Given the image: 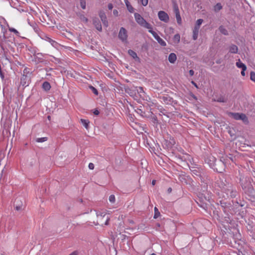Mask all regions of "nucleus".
Listing matches in <instances>:
<instances>
[{
	"mask_svg": "<svg viewBox=\"0 0 255 255\" xmlns=\"http://www.w3.org/2000/svg\"><path fill=\"white\" fill-rule=\"evenodd\" d=\"M128 53L133 59H135L136 60H139V57L137 56L136 53L134 51L132 50H129Z\"/></svg>",
	"mask_w": 255,
	"mask_h": 255,
	"instance_id": "obj_9",
	"label": "nucleus"
},
{
	"mask_svg": "<svg viewBox=\"0 0 255 255\" xmlns=\"http://www.w3.org/2000/svg\"><path fill=\"white\" fill-rule=\"evenodd\" d=\"M108 7L109 9H110V10L112 9L113 7V4L112 3H109L108 5Z\"/></svg>",
	"mask_w": 255,
	"mask_h": 255,
	"instance_id": "obj_39",
	"label": "nucleus"
},
{
	"mask_svg": "<svg viewBox=\"0 0 255 255\" xmlns=\"http://www.w3.org/2000/svg\"><path fill=\"white\" fill-rule=\"evenodd\" d=\"M42 88L46 91L50 90L51 88V85L48 82H44L42 84Z\"/></svg>",
	"mask_w": 255,
	"mask_h": 255,
	"instance_id": "obj_11",
	"label": "nucleus"
},
{
	"mask_svg": "<svg viewBox=\"0 0 255 255\" xmlns=\"http://www.w3.org/2000/svg\"><path fill=\"white\" fill-rule=\"evenodd\" d=\"M109 218L107 217L105 222V225H108L109 224Z\"/></svg>",
	"mask_w": 255,
	"mask_h": 255,
	"instance_id": "obj_45",
	"label": "nucleus"
},
{
	"mask_svg": "<svg viewBox=\"0 0 255 255\" xmlns=\"http://www.w3.org/2000/svg\"><path fill=\"white\" fill-rule=\"evenodd\" d=\"M246 70H247V68H244V69H242L241 75L243 76H245V71Z\"/></svg>",
	"mask_w": 255,
	"mask_h": 255,
	"instance_id": "obj_36",
	"label": "nucleus"
},
{
	"mask_svg": "<svg viewBox=\"0 0 255 255\" xmlns=\"http://www.w3.org/2000/svg\"><path fill=\"white\" fill-rule=\"evenodd\" d=\"M89 166V169H92V170L94 169V167H95L94 166V164L93 163H90L89 164V166Z\"/></svg>",
	"mask_w": 255,
	"mask_h": 255,
	"instance_id": "obj_35",
	"label": "nucleus"
},
{
	"mask_svg": "<svg viewBox=\"0 0 255 255\" xmlns=\"http://www.w3.org/2000/svg\"><path fill=\"white\" fill-rule=\"evenodd\" d=\"M217 101H218V102H225V100H224V98H223V97H220V98H219L217 100Z\"/></svg>",
	"mask_w": 255,
	"mask_h": 255,
	"instance_id": "obj_37",
	"label": "nucleus"
},
{
	"mask_svg": "<svg viewBox=\"0 0 255 255\" xmlns=\"http://www.w3.org/2000/svg\"><path fill=\"white\" fill-rule=\"evenodd\" d=\"M118 11L117 9H114L113 11V14L115 16H117L118 15Z\"/></svg>",
	"mask_w": 255,
	"mask_h": 255,
	"instance_id": "obj_40",
	"label": "nucleus"
},
{
	"mask_svg": "<svg viewBox=\"0 0 255 255\" xmlns=\"http://www.w3.org/2000/svg\"><path fill=\"white\" fill-rule=\"evenodd\" d=\"M177 59L176 55L174 53H171L168 56V60L171 63H174Z\"/></svg>",
	"mask_w": 255,
	"mask_h": 255,
	"instance_id": "obj_7",
	"label": "nucleus"
},
{
	"mask_svg": "<svg viewBox=\"0 0 255 255\" xmlns=\"http://www.w3.org/2000/svg\"><path fill=\"white\" fill-rule=\"evenodd\" d=\"M97 216L98 218H102L103 217H104L107 214V213L106 211H103V212H101V211H100V212H97Z\"/></svg>",
	"mask_w": 255,
	"mask_h": 255,
	"instance_id": "obj_17",
	"label": "nucleus"
},
{
	"mask_svg": "<svg viewBox=\"0 0 255 255\" xmlns=\"http://www.w3.org/2000/svg\"><path fill=\"white\" fill-rule=\"evenodd\" d=\"M99 16L101 18V19L103 23V25L106 27H108V22L107 19L106 15L105 12L103 11H101L99 12Z\"/></svg>",
	"mask_w": 255,
	"mask_h": 255,
	"instance_id": "obj_4",
	"label": "nucleus"
},
{
	"mask_svg": "<svg viewBox=\"0 0 255 255\" xmlns=\"http://www.w3.org/2000/svg\"><path fill=\"white\" fill-rule=\"evenodd\" d=\"M134 18L136 22L140 25L147 29L151 28V24L147 22L139 13H134Z\"/></svg>",
	"mask_w": 255,
	"mask_h": 255,
	"instance_id": "obj_1",
	"label": "nucleus"
},
{
	"mask_svg": "<svg viewBox=\"0 0 255 255\" xmlns=\"http://www.w3.org/2000/svg\"><path fill=\"white\" fill-rule=\"evenodd\" d=\"M139 1L141 3L143 6H146L148 4V0H139Z\"/></svg>",
	"mask_w": 255,
	"mask_h": 255,
	"instance_id": "obj_32",
	"label": "nucleus"
},
{
	"mask_svg": "<svg viewBox=\"0 0 255 255\" xmlns=\"http://www.w3.org/2000/svg\"><path fill=\"white\" fill-rule=\"evenodd\" d=\"M216 63L219 64V63H220V62L219 61H218L216 62Z\"/></svg>",
	"mask_w": 255,
	"mask_h": 255,
	"instance_id": "obj_53",
	"label": "nucleus"
},
{
	"mask_svg": "<svg viewBox=\"0 0 255 255\" xmlns=\"http://www.w3.org/2000/svg\"><path fill=\"white\" fill-rule=\"evenodd\" d=\"M126 6L127 7V8L128 9V10L130 12H133V10H134V8H133V7L130 4L129 2L127 1V2H126Z\"/></svg>",
	"mask_w": 255,
	"mask_h": 255,
	"instance_id": "obj_18",
	"label": "nucleus"
},
{
	"mask_svg": "<svg viewBox=\"0 0 255 255\" xmlns=\"http://www.w3.org/2000/svg\"><path fill=\"white\" fill-rule=\"evenodd\" d=\"M200 27L194 26V29L193 30V39L195 40L197 39L198 36V33Z\"/></svg>",
	"mask_w": 255,
	"mask_h": 255,
	"instance_id": "obj_6",
	"label": "nucleus"
},
{
	"mask_svg": "<svg viewBox=\"0 0 255 255\" xmlns=\"http://www.w3.org/2000/svg\"><path fill=\"white\" fill-rule=\"evenodd\" d=\"M238 51V47L234 44H232L229 47V52L231 53H237Z\"/></svg>",
	"mask_w": 255,
	"mask_h": 255,
	"instance_id": "obj_8",
	"label": "nucleus"
},
{
	"mask_svg": "<svg viewBox=\"0 0 255 255\" xmlns=\"http://www.w3.org/2000/svg\"><path fill=\"white\" fill-rule=\"evenodd\" d=\"M152 26L151 25V28L148 29V32L150 33L152 36L154 37V38L156 39L159 36L153 30H152Z\"/></svg>",
	"mask_w": 255,
	"mask_h": 255,
	"instance_id": "obj_19",
	"label": "nucleus"
},
{
	"mask_svg": "<svg viewBox=\"0 0 255 255\" xmlns=\"http://www.w3.org/2000/svg\"><path fill=\"white\" fill-rule=\"evenodd\" d=\"M154 218L156 219L159 216L160 213L158 211V209L156 207H154Z\"/></svg>",
	"mask_w": 255,
	"mask_h": 255,
	"instance_id": "obj_28",
	"label": "nucleus"
},
{
	"mask_svg": "<svg viewBox=\"0 0 255 255\" xmlns=\"http://www.w3.org/2000/svg\"><path fill=\"white\" fill-rule=\"evenodd\" d=\"M139 92L141 93V92H144L143 91V89L142 87H139V88H138V90H137Z\"/></svg>",
	"mask_w": 255,
	"mask_h": 255,
	"instance_id": "obj_44",
	"label": "nucleus"
},
{
	"mask_svg": "<svg viewBox=\"0 0 255 255\" xmlns=\"http://www.w3.org/2000/svg\"><path fill=\"white\" fill-rule=\"evenodd\" d=\"M90 88L92 90V92H93V93L94 94H95L96 95H98V90L95 88H94L92 86H90Z\"/></svg>",
	"mask_w": 255,
	"mask_h": 255,
	"instance_id": "obj_31",
	"label": "nucleus"
},
{
	"mask_svg": "<svg viewBox=\"0 0 255 255\" xmlns=\"http://www.w3.org/2000/svg\"><path fill=\"white\" fill-rule=\"evenodd\" d=\"M219 30L224 35H227L228 34L227 30L223 26H221L219 27Z\"/></svg>",
	"mask_w": 255,
	"mask_h": 255,
	"instance_id": "obj_25",
	"label": "nucleus"
},
{
	"mask_svg": "<svg viewBox=\"0 0 255 255\" xmlns=\"http://www.w3.org/2000/svg\"><path fill=\"white\" fill-rule=\"evenodd\" d=\"M211 159L210 161H212V163H210V164H213L215 162V161L216 160V159H215V158L214 157H211Z\"/></svg>",
	"mask_w": 255,
	"mask_h": 255,
	"instance_id": "obj_38",
	"label": "nucleus"
},
{
	"mask_svg": "<svg viewBox=\"0 0 255 255\" xmlns=\"http://www.w3.org/2000/svg\"><path fill=\"white\" fill-rule=\"evenodd\" d=\"M190 76H192L194 75V72L193 70H190L189 71Z\"/></svg>",
	"mask_w": 255,
	"mask_h": 255,
	"instance_id": "obj_41",
	"label": "nucleus"
},
{
	"mask_svg": "<svg viewBox=\"0 0 255 255\" xmlns=\"http://www.w3.org/2000/svg\"><path fill=\"white\" fill-rule=\"evenodd\" d=\"M231 115L234 119L236 120H240L241 114L238 113H230Z\"/></svg>",
	"mask_w": 255,
	"mask_h": 255,
	"instance_id": "obj_13",
	"label": "nucleus"
},
{
	"mask_svg": "<svg viewBox=\"0 0 255 255\" xmlns=\"http://www.w3.org/2000/svg\"><path fill=\"white\" fill-rule=\"evenodd\" d=\"M93 24L95 25L96 28L98 31H102V27L101 24L100 23V21H99L98 18H95L93 19Z\"/></svg>",
	"mask_w": 255,
	"mask_h": 255,
	"instance_id": "obj_5",
	"label": "nucleus"
},
{
	"mask_svg": "<svg viewBox=\"0 0 255 255\" xmlns=\"http://www.w3.org/2000/svg\"><path fill=\"white\" fill-rule=\"evenodd\" d=\"M175 16L177 20V22L178 24L180 25L182 23V19L179 13L175 14Z\"/></svg>",
	"mask_w": 255,
	"mask_h": 255,
	"instance_id": "obj_24",
	"label": "nucleus"
},
{
	"mask_svg": "<svg viewBox=\"0 0 255 255\" xmlns=\"http://www.w3.org/2000/svg\"><path fill=\"white\" fill-rule=\"evenodd\" d=\"M20 207H19V206H16V207H15V209H16V210H20Z\"/></svg>",
	"mask_w": 255,
	"mask_h": 255,
	"instance_id": "obj_50",
	"label": "nucleus"
},
{
	"mask_svg": "<svg viewBox=\"0 0 255 255\" xmlns=\"http://www.w3.org/2000/svg\"><path fill=\"white\" fill-rule=\"evenodd\" d=\"M109 201L112 202L114 203L115 201V197L114 195H111L109 197Z\"/></svg>",
	"mask_w": 255,
	"mask_h": 255,
	"instance_id": "obj_33",
	"label": "nucleus"
},
{
	"mask_svg": "<svg viewBox=\"0 0 255 255\" xmlns=\"http://www.w3.org/2000/svg\"><path fill=\"white\" fill-rule=\"evenodd\" d=\"M47 140V137H46L37 138L36 139V141L37 142H43L46 141Z\"/></svg>",
	"mask_w": 255,
	"mask_h": 255,
	"instance_id": "obj_27",
	"label": "nucleus"
},
{
	"mask_svg": "<svg viewBox=\"0 0 255 255\" xmlns=\"http://www.w3.org/2000/svg\"><path fill=\"white\" fill-rule=\"evenodd\" d=\"M173 10H174V12L175 14H177V13H180L178 5L176 3H175V2L173 3Z\"/></svg>",
	"mask_w": 255,
	"mask_h": 255,
	"instance_id": "obj_22",
	"label": "nucleus"
},
{
	"mask_svg": "<svg viewBox=\"0 0 255 255\" xmlns=\"http://www.w3.org/2000/svg\"><path fill=\"white\" fill-rule=\"evenodd\" d=\"M251 80L255 82V72L252 71L250 73Z\"/></svg>",
	"mask_w": 255,
	"mask_h": 255,
	"instance_id": "obj_30",
	"label": "nucleus"
},
{
	"mask_svg": "<svg viewBox=\"0 0 255 255\" xmlns=\"http://www.w3.org/2000/svg\"><path fill=\"white\" fill-rule=\"evenodd\" d=\"M81 6L83 9L86 8V2L84 0H81L80 2Z\"/></svg>",
	"mask_w": 255,
	"mask_h": 255,
	"instance_id": "obj_34",
	"label": "nucleus"
},
{
	"mask_svg": "<svg viewBox=\"0 0 255 255\" xmlns=\"http://www.w3.org/2000/svg\"><path fill=\"white\" fill-rule=\"evenodd\" d=\"M157 42L162 46H165L166 45V42L161 38L159 36L156 39Z\"/></svg>",
	"mask_w": 255,
	"mask_h": 255,
	"instance_id": "obj_16",
	"label": "nucleus"
},
{
	"mask_svg": "<svg viewBox=\"0 0 255 255\" xmlns=\"http://www.w3.org/2000/svg\"><path fill=\"white\" fill-rule=\"evenodd\" d=\"M128 37L127 31L126 29L122 27L120 29L119 33V38L123 42H126L127 41Z\"/></svg>",
	"mask_w": 255,
	"mask_h": 255,
	"instance_id": "obj_3",
	"label": "nucleus"
},
{
	"mask_svg": "<svg viewBox=\"0 0 255 255\" xmlns=\"http://www.w3.org/2000/svg\"><path fill=\"white\" fill-rule=\"evenodd\" d=\"M81 123L83 125V126L86 128L88 129L89 122L88 120H86L84 119H81Z\"/></svg>",
	"mask_w": 255,
	"mask_h": 255,
	"instance_id": "obj_15",
	"label": "nucleus"
},
{
	"mask_svg": "<svg viewBox=\"0 0 255 255\" xmlns=\"http://www.w3.org/2000/svg\"><path fill=\"white\" fill-rule=\"evenodd\" d=\"M203 20L202 19H199L197 20L195 26L200 27Z\"/></svg>",
	"mask_w": 255,
	"mask_h": 255,
	"instance_id": "obj_29",
	"label": "nucleus"
},
{
	"mask_svg": "<svg viewBox=\"0 0 255 255\" xmlns=\"http://www.w3.org/2000/svg\"><path fill=\"white\" fill-rule=\"evenodd\" d=\"M8 30L10 32H13L16 35H17L18 36H19V32L16 29H15V28L9 27H8Z\"/></svg>",
	"mask_w": 255,
	"mask_h": 255,
	"instance_id": "obj_26",
	"label": "nucleus"
},
{
	"mask_svg": "<svg viewBox=\"0 0 255 255\" xmlns=\"http://www.w3.org/2000/svg\"><path fill=\"white\" fill-rule=\"evenodd\" d=\"M94 114L96 115H98L99 114V112L98 110H95L94 112Z\"/></svg>",
	"mask_w": 255,
	"mask_h": 255,
	"instance_id": "obj_47",
	"label": "nucleus"
},
{
	"mask_svg": "<svg viewBox=\"0 0 255 255\" xmlns=\"http://www.w3.org/2000/svg\"><path fill=\"white\" fill-rule=\"evenodd\" d=\"M222 8V6L220 3H217L215 6L214 9L215 11H218Z\"/></svg>",
	"mask_w": 255,
	"mask_h": 255,
	"instance_id": "obj_23",
	"label": "nucleus"
},
{
	"mask_svg": "<svg viewBox=\"0 0 255 255\" xmlns=\"http://www.w3.org/2000/svg\"><path fill=\"white\" fill-rule=\"evenodd\" d=\"M152 26L151 25V28L148 29V32L150 33L152 36L154 37V38L156 39L159 36L153 30H152Z\"/></svg>",
	"mask_w": 255,
	"mask_h": 255,
	"instance_id": "obj_20",
	"label": "nucleus"
},
{
	"mask_svg": "<svg viewBox=\"0 0 255 255\" xmlns=\"http://www.w3.org/2000/svg\"><path fill=\"white\" fill-rule=\"evenodd\" d=\"M0 77H1V78L2 79H4V76L3 73L2 72V70H1L0 72Z\"/></svg>",
	"mask_w": 255,
	"mask_h": 255,
	"instance_id": "obj_42",
	"label": "nucleus"
},
{
	"mask_svg": "<svg viewBox=\"0 0 255 255\" xmlns=\"http://www.w3.org/2000/svg\"><path fill=\"white\" fill-rule=\"evenodd\" d=\"M152 26L151 25V28L148 29V32L150 33L152 36L154 37V38L156 39L159 36L153 30H152Z\"/></svg>",
	"mask_w": 255,
	"mask_h": 255,
	"instance_id": "obj_21",
	"label": "nucleus"
},
{
	"mask_svg": "<svg viewBox=\"0 0 255 255\" xmlns=\"http://www.w3.org/2000/svg\"><path fill=\"white\" fill-rule=\"evenodd\" d=\"M51 41L53 42V43H55V42L53 40H51Z\"/></svg>",
	"mask_w": 255,
	"mask_h": 255,
	"instance_id": "obj_55",
	"label": "nucleus"
},
{
	"mask_svg": "<svg viewBox=\"0 0 255 255\" xmlns=\"http://www.w3.org/2000/svg\"><path fill=\"white\" fill-rule=\"evenodd\" d=\"M168 191L170 192V191H171V188H169L168 189Z\"/></svg>",
	"mask_w": 255,
	"mask_h": 255,
	"instance_id": "obj_51",
	"label": "nucleus"
},
{
	"mask_svg": "<svg viewBox=\"0 0 255 255\" xmlns=\"http://www.w3.org/2000/svg\"><path fill=\"white\" fill-rule=\"evenodd\" d=\"M81 19L83 21H85V22H87L88 21V18L84 16H83L82 18H81Z\"/></svg>",
	"mask_w": 255,
	"mask_h": 255,
	"instance_id": "obj_43",
	"label": "nucleus"
},
{
	"mask_svg": "<svg viewBox=\"0 0 255 255\" xmlns=\"http://www.w3.org/2000/svg\"><path fill=\"white\" fill-rule=\"evenodd\" d=\"M78 255V253L77 252L75 251V252H73L72 253H71L69 255Z\"/></svg>",
	"mask_w": 255,
	"mask_h": 255,
	"instance_id": "obj_46",
	"label": "nucleus"
},
{
	"mask_svg": "<svg viewBox=\"0 0 255 255\" xmlns=\"http://www.w3.org/2000/svg\"><path fill=\"white\" fill-rule=\"evenodd\" d=\"M240 120H242L245 124H248L249 123L248 118L244 114H241Z\"/></svg>",
	"mask_w": 255,
	"mask_h": 255,
	"instance_id": "obj_12",
	"label": "nucleus"
},
{
	"mask_svg": "<svg viewBox=\"0 0 255 255\" xmlns=\"http://www.w3.org/2000/svg\"><path fill=\"white\" fill-rule=\"evenodd\" d=\"M166 98H167L166 97H164L163 98V100H165V99H166Z\"/></svg>",
	"mask_w": 255,
	"mask_h": 255,
	"instance_id": "obj_54",
	"label": "nucleus"
},
{
	"mask_svg": "<svg viewBox=\"0 0 255 255\" xmlns=\"http://www.w3.org/2000/svg\"><path fill=\"white\" fill-rule=\"evenodd\" d=\"M155 182H156V181L155 180H153L152 181V184L153 185H154L155 184Z\"/></svg>",
	"mask_w": 255,
	"mask_h": 255,
	"instance_id": "obj_49",
	"label": "nucleus"
},
{
	"mask_svg": "<svg viewBox=\"0 0 255 255\" xmlns=\"http://www.w3.org/2000/svg\"><path fill=\"white\" fill-rule=\"evenodd\" d=\"M48 120H50V116H48Z\"/></svg>",
	"mask_w": 255,
	"mask_h": 255,
	"instance_id": "obj_52",
	"label": "nucleus"
},
{
	"mask_svg": "<svg viewBox=\"0 0 255 255\" xmlns=\"http://www.w3.org/2000/svg\"><path fill=\"white\" fill-rule=\"evenodd\" d=\"M236 65L238 68H241L242 69L247 68V66H246V65L242 63L240 59H239L238 60V61L236 63Z\"/></svg>",
	"mask_w": 255,
	"mask_h": 255,
	"instance_id": "obj_10",
	"label": "nucleus"
},
{
	"mask_svg": "<svg viewBox=\"0 0 255 255\" xmlns=\"http://www.w3.org/2000/svg\"><path fill=\"white\" fill-rule=\"evenodd\" d=\"M151 255H156V254H155L153 253V254H152Z\"/></svg>",
	"mask_w": 255,
	"mask_h": 255,
	"instance_id": "obj_56",
	"label": "nucleus"
},
{
	"mask_svg": "<svg viewBox=\"0 0 255 255\" xmlns=\"http://www.w3.org/2000/svg\"><path fill=\"white\" fill-rule=\"evenodd\" d=\"M158 17L159 19L165 23H167L169 20V17L168 14L164 11L160 10L158 12Z\"/></svg>",
	"mask_w": 255,
	"mask_h": 255,
	"instance_id": "obj_2",
	"label": "nucleus"
},
{
	"mask_svg": "<svg viewBox=\"0 0 255 255\" xmlns=\"http://www.w3.org/2000/svg\"><path fill=\"white\" fill-rule=\"evenodd\" d=\"M180 36L179 34H175L173 38V41L174 43L177 44L180 42Z\"/></svg>",
	"mask_w": 255,
	"mask_h": 255,
	"instance_id": "obj_14",
	"label": "nucleus"
},
{
	"mask_svg": "<svg viewBox=\"0 0 255 255\" xmlns=\"http://www.w3.org/2000/svg\"><path fill=\"white\" fill-rule=\"evenodd\" d=\"M191 83L194 85L197 88H198V86L197 85V84H196V83H195L194 81H192L191 82Z\"/></svg>",
	"mask_w": 255,
	"mask_h": 255,
	"instance_id": "obj_48",
	"label": "nucleus"
}]
</instances>
